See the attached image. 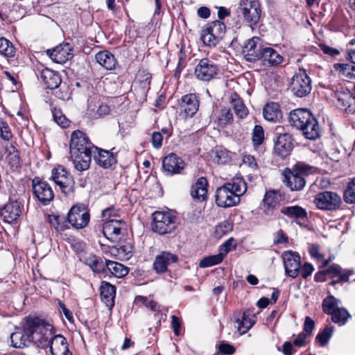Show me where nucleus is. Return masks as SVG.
<instances>
[{
  "label": "nucleus",
  "instance_id": "nucleus-1",
  "mask_svg": "<svg viewBox=\"0 0 355 355\" xmlns=\"http://www.w3.org/2000/svg\"><path fill=\"white\" fill-rule=\"evenodd\" d=\"M44 320L38 317L27 316L25 318L21 329L10 335L11 345L15 348H22L31 343L37 347L47 345L45 340H42V329H44Z\"/></svg>",
  "mask_w": 355,
  "mask_h": 355
},
{
  "label": "nucleus",
  "instance_id": "nucleus-2",
  "mask_svg": "<svg viewBox=\"0 0 355 355\" xmlns=\"http://www.w3.org/2000/svg\"><path fill=\"white\" fill-rule=\"evenodd\" d=\"M95 146L86 135L80 130H75L71 135L69 150L75 168L78 171L89 168Z\"/></svg>",
  "mask_w": 355,
  "mask_h": 355
},
{
  "label": "nucleus",
  "instance_id": "nucleus-3",
  "mask_svg": "<svg viewBox=\"0 0 355 355\" xmlns=\"http://www.w3.org/2000/svg\"><path fill=\"white\" fill-rule=\"evenodd\" d=\"M291 125L302 132L304 136L315 140L320 136V129L317 119L307 109H296L289 114Z\"/></svg>",
  "mask_w": 355,
  "mask_h": 355
},
{
  "label": "nucleus",
  "instance_id": "nucleus-4",
  "mask_svg": "<svg viewBox=\"0 0 355 355\" xmlns=\"http://www.w3.org/2000/svg\"><path fill=\"white\" fill-rule=\"evenodd\" d=\"M44 329H42V340H45L47 345L39 347L42 349L50 347L52 355H71L67 339L61 334L53 336V326L44 320Z\"/></svg>",
  "mask_w": 355,
  "mask_h": 355
},
{
  "label": "nucleus",
  "instance_id": "nucleus-5",
  "mask_svg": "<svg viewBox=\"0 0 355 355\" xmlns=\"http://www.w3.org/2000/svg\"><path fill=\"white\" fill-rule=\"evenodd\" d=\"M311 167L303 163H297L292 170L284 172L286 184L291 191H301L306 185L305 175L309 174Z\"/></svg>",
  "mask_w": 355,
  "mask_h": 355
},
{
  "label": "nucleus",
  "instance_id": "nucleus-6",
  "mask_svg": "<svg viewBox=\"0 0 355 355\" xmlns=\"http://www.w3.org/2000/svg\"><path fill=\"white\" fill-rule=\"evenodd\" d=\"M176 217L169 212L155 211L153 214L152 230L163 235L170 234L176 227Z\"/></svg>",
  "mask_w": 355,
  "mask_h": 355
},
{
  "label": "nucleus",
  "instance_id": "nucleus-7",
  "mask_svg": "<svg viewBox=\"0 0 355 355\" xmlns=\"http://www.w3.org/2000/svg\"><path fill=\"white\" fill-rule=\"evenodd\" d=\"M312 89L311 80L305 69H300L291 83V91L294 96L302 98L310 94Z\"/></svg>",
  "mask_w": 355,
  "mask_h": 355
},
{
  "label": "nucleus",
  "instance_id": "nucleus-8",
  "mask_svg": "<svg viewBox=\"0 0 355 355\" xmlns=\"http://www.w3.org/2000/svg\"><path fill=\"white\" fill-rule=\"evenodd\" d=\"M283 126L275 129L276 140L274 145L275 153L282 158L288 156L293 148V137L288 132H283Z\"/></svg>",
  "mask_w": 355,
  "mask_h": 355
},
{
  "label": "nucleus",
  "instance_id": "nucleus-9",
  "mask_svg": "<svg viewBox=\"0 0 355 355\" xmlns=\"http://www.w3.org/2000/svg\"><path fill=\"white\" fill-rule=\"evenodd\" d=\"M239 12L244 20L251 25L257 24L261 15V9L258 0H241Z\"/></svg>",
  "mask_w": 355,
  "mask_h": 355
},
{
  "label": "nucleus",
  "instance_id": "nucleus-10",
  "mask_svg": "<svg viewBox=\"0 0 355 355\" xmlns=\"http://www.w3.org/2000/svg\"><path fill=\"white\" fill-rule=\"evenodd\" d=\"M219 72V67L213 60L205 58L200 60L195 67L196 77L202 81L209 82L215 78Z\"/></svg>",
  "mask_w": 355,
  "mask_h": 355
},
{
  "label": "nucleus",
  "instance_id": "nucleus-11",
  "mask_svg": "<svg viewBox=\"0 0 355 355\" xmlns=\"http://www.w3.org/2000/svg\"><path fill=\"white\" fill-rule=\"evenodd\" d=\"M51 178L58 185L65 194H69L74 191V180L71 174L61 166L52 170Z\"/></svg>",
  "mask_w": 355,
  "mask_h": 355
},
{
  "label": "nucleus",
  "instance_id": "nucleus-12",
  "mask_svg": "<svg viewBox=\"0 0 355 355\" xmlns=\"http://www.w3.org/2000/svg\"><path fill=\"white\" fill-rule=\"evenodd\" d=\"M89 214L84 205H74L68 213L69 223L77 229H81L87 225L89 222Z\"/></svg>",
  "mask_w": 355,
  "mask_h": 355
},
{
  "label": "nucleus",
  "instance_id": "nucleus-13",
  "mask_svg": "<svg viewBox=\"0 0 355 355\" xmlns=\"http://www.w3.org/2000/svg\"><path fill=\"white\" fill-rule=\"evenodd\" d=\"M314 203L318 209L335 210L339 207L341 198L335 192L323 191L315 196Z\"/></svg>",
  "mask_w": 355,
  "mask_h": 355
},
{
  "label": "nucleus",
  "instance_id": "nucleus-14",
  "mask_svg": "<svg viewBox=\"0 0 355 355\" xmlns=\"http://www.w3.org/2000/svg\"><path fill=\"white\" fill-rule=\"evenodd\" d=\"M337 99V106L346 112H355V94L353 91L346 87H340L335 94Z\"/></svg>",
  "mask_w": 355,
  "mask_h": 355
},
{
  "label": "nucleus",
  "instance_id": "nucleus-15",
  "mask_svg": "<svg viewBox=\"0 0 355 355\" xmlns=\"http://www.w3.org/2000/svg\"><path fill=\"white\" fill-rule=\"evenodd\" d=\"M286 274L292 278H296L300 272L301 257L297 252H284L282 254Z\"/></svg>",
  "mask_w": 355,
  "mask_h": 355
},
{
  "label": "nucleus",
  "instance_id": "nucleus-16",
  "mask_svg": "<svg viewBox=\"0 0 355 355\" xmlns=\"http://www.w3.org/2000/svg\"><path fill=\"white\" fill-rule=\"evenodd\" d=\"M32 185L35 196L43 205L48 204L53 199V189L46 181L35 178L33 180Z\"/></svg>",
  "mask_w": 355,
  "mask_h": 355
},
{
  "label": "nucleus",
  "instance_id": "nucleus-17",
  "mask_svg": "<svg viewBox=\"0 0 355 355\" xmlns=\"http://www.w3.org/2000/svg\"><path fill=\"white\" fill-rule=\"evenodd\" d=\"M216 203L220 207H230L237 205L240 198L233 193L225 184L218 187L215 193Z\"/></svg>",
  "mask_w": 355,
  "mask_h": 355
},
{
  "label": "nucleus",
  "instance_id": "nucleus-18",
  "mask_svg": "<svg viewBox=\"0 0 355 355\" xmlns=\"http://www.w3.org/2000/svg\"><path fill=\"white\" fill-rule=\"evenodd\" d=\"M263 48L264 46L261 45V40L259 37H252L248 40L243 50L245 59L250 62L259 60Z\"/></svg>",
  "mask_w": 355,
  "mask_h": 355
},
{
  "label": "nucleus",
  "instance_id": "nucleus-19",
  "mask_svg": "<svg viewBox=\"0 0 355 355\" xmlns=\"http://www.w3.org/2000/svg\"><path fill=\"white\" fill-rule=\"evenodd\" d=\"M178 107L186 117H192L198 110L199 100L195 94L184 95L178 101Z\"/></svg>",
  "mask_w": 355,
  "mask_h": 355
},
{
  "label": "nucleus",
  "instance_id": "nucleus-20",
  "mask_svg": "<svg viewBox=\"0 0 355 355\" xmlns=\"http://www.w3.org/2000/svg\"><path fill=\"white\" fill-rule=\"evenodd\" d=\"M327 274L329 277L333 279L329 282V285L336 286L338 284H343L347 282L351 276L354 273V270L349 269H343L338 264H332L327 269Z\"/></svg>",
  "mask_w": 355,
  "mask_h": 355
},
{
  "label": "nucleus",
  "instance_id": "nucleus-21",
  "mask_svg": "<svg viewBox=\"0 0 355 355\" xmlns=\"http://www.w3.org/2000/svg\"><path fill=\"white\" fill-rule=\"evenodd\" d=\"M46 53L54 62L58 64H64L73 57L72 48L69 43L60 44L53 49H48Z\"/></svg>",
  "mask_w": 355,
  "mask_h": 355
},
{
  "label": "nucleus",
  "instance_id": "nucleus-22",
  "mask_svg": "<svg viewBox=\"0 0 355 355\" xmlns=\"http://www.w3.org/2000/svg\"><path fill=\"white\" fill-rule=\"evenodd\" d=\"M23 205L17 200L10 201L0 208V216L5 223L15 221L21 213Z\"/></svg>",
  "mask_w": 355,
  "mask_h": 355
},
{
  "label": "nucleus",
  "instance_id": "nucleus-23",
  "mask_svg": "<svg viewBox=\"0 0 355 355\" xmlns=\"http://www.w3.org/2000/svg\"><path fill=\"white\" fill-rule=\"evenodd\" d=\"M178 261V257L170 252L162 251L157 254L153 263V269L157 274H163L167 272L168 266Z\"/></svg>",
  "mask_w": 355,
  "mask_h": 355
},
{
  "label": "nucleus",
  "instance_id": "nucleus-24",
  "mask_svg": "<svg viewBox=\"0 0 355 355\" xmlns=\"http://www.w3.org/2000/svg\"><path fill=\"white\" fill-rule=\"evenodd\" d=\"M184 166L185 163L182 159L173 153L164 157L162 160L163 169L170 175L180 173Z\"/></svg>",
  "mask_w": 355,
  "mask_h": 355
},
{
  "label": "nucleus",
  "instance_id": "nucleus-25",
  "mask_svg": "<svg viewBox=\"0 0 355 355\" xmlns=\"http://www.w3.org/2000/svg\"><path fill=\"white\" fill-rule=\"evenodd\" d=\"M92 153L95 162L103 168H109L117 162L115 155L110 150H103L96 146Z\"/></svg>",
  "mask_w": 355,
  "mask_h": 355
},
{
  "label": "nucleus",
  "instance_id": "nucleus-26",
  "mask_svg": "<svg viewBox=\"0 0 355 355\" xmlns=\"http://www.w3.org/2000/svg\"><path fill=\"white\" fill-rule=\"evenodd\" d=\"M124 225L125 223L121 220H110L105 223L103 234L110 241L118 242L121 239V226Z\"/></svg>",
  "mask_w": 355,
  "mask_h": 355
},
{
  "label": "nucleus",
  "instance_id": "nucleus-27",
  "mask_svg": "<svg viewBox=\"0 0 355 355\" xmlns=\"http://www.w3.org/2000/svg\"><path fill=\"white\" fill-rule=\"evenodd\" d=\"M207 180L204 177H200L197 179L196 182L191 187L190 194L191 197L199 201L203 202L207 198Z\"/></svg>",
  "mask_w": 355,
  "mask_h": 355
},
{
  "label": "nucleus",
  "instance_id": "nucleus-28",
  "mask_svg": "<svg viewBox=\"0 0 355 355\" xmlns=\"http://www.w3.org/2000/svg\"><path fill=\"white\" fill-rule=\"evenodd\" d=\"M40 78L46 87L50 89L58 88L62 82L59 73L48 68L41 71Z\"/></svg>",
  "mask_w": 355,
  "mask_h": 355
},
{
  "label": "nucleus",
  "instance_id": "nucleus-29",
  "mask_svg": "<svg viewBox=\"0 0 355 355\" xmlns=\"http://www.w3.org/2000/svg\"><path fill=\"white\" fill-rule=\"evenodd\" d=\"M260 60L264 64L272 67L281 64L283 61V56L272 47L264 46Z\"/></svg>",
  "mask_w": 355,
  "mask_h": 355
},
{
  "label": "nucleus",
  "instance_id": "nucleus-30",
  "mask_svg": "<svg viewBox=\"0 0 355 355\" xmlns=\"http://www.w3.org/2000/svg\"><path fill=\"white\" fill-rule=\"evenodd\" d=\"M101 297L105 305L112 309L114 306L116 287L110 283L103 281L100 287Z\"/></svg>",
  "mask_w": 355,
  "mask_h": 355
},
{
  "label": "nucleus",
  "instance_id": "nucleus-31",
  "mask_svg": "<svg viewBox=\"0 0 355 355\" xmlns=\"http://www.w3.org/2000/svg\"><path fill=\"white\" fill-rule=\"evenodd\" d=\"M96 62L107 70H112L116 64L114 55L108 51L98 52L95 56Z\"/></svg>",
  "mask_w": 355,
  "mask_h": 355
},
{
  "label": "nucleus",
  "instance_id": "nucleus-32",
  "mask_svg": "<svg viewBox=\"0 0 355 355\" xmlns=\"http://www.w3.org/2000/svg\"><path fill=\"white\" fill-rule=\"evenodd\" d=\"M280 212L291 219L304 220L307 218L306 209L297 205L283 207Z\"/></svg>",
  "mask_w": 355,
  "mask_h": 355
},
{
  "label": "nucleus",
  "instance_id": "nucleus-33",
  "mask_svg": "<svg viewBox=\"0 0 355 355\" xmlns=\"http://www.w3.org/2000/svg\"><path fill=\"white\" fill-rule=\"evenodd\" d=\"M263 115L266 120L276 122L282 118V112L277 103H267L263 109Z\"/></svg>",
  "mask_w": 355,
  "mask_h": 355
},
{
  "label": "nucleus",
  "instance_id": "nucleus-34",
  "mask_svg": "<svg viewBox=\"0 0 355 355\" xmlns=\"http://www.w3.org/2000/svg\"><path fill=\"white\" fill-rule=\"evenodd\" d=\"M278 205V196L274 191L266 192L263 200V209L266 215L272 216Z\"/></svg>",
  "mask_w": 355,
  "mask_h": 355
},
{
  "label": "nucleus",
  "instance_id": "nucleus-35",
  "mask_svg": "<svg viewBox=\"0 0 355 355\" xmlns=\"http://www.w3.org/2000/svg\"><path fill=\"white\" fill-rule=\"evenodd\" d=\"M225 186L230 189L234 195H236L239 198H240L241 196L244 194L247 190V185L245 182L242 178L235 177L233 178L230 182L225 184Z\"/></svg>",
  "mask_w": 355,
  "mask_h": 355
},
{
  "label": "nucleus",
  "instance_id": "nucleus-36",
  "mask_svg": "<svg viewBox=\"0 0 355 355\" xmlns=\"http://www.w3.org/2000/svg\"><path fill=\"white\" fill-rule=\"evenodd\" d=\"M105 266L110 273L117 278L123 277L129 272V268L119 262L106 260Z\"/></svg>",
  "mask_w": 355,
  "mask_h": 355
},
{
  "label": "nucleus",
  "instance_id": "nucleus-37",
  "mask_svg": "<svg viewBox=\"0 0 355 355\" xmlns=\"http://www.w3.org/2000/svg\"><path fill=\"white\" fill-rule=\"evenodd\" d=\"M6 150L8 153L6 159L10 168L13 170L19 168L21 167V160L19 153L17 148L10 144L6 146Z\"/></svg>",
  "mask_w": 355,
  "mask_h": 355
},
{
  "label": "nucleus",
  "instance_id": "nucleus-38",
  "mask_svg": "<svg viewBox=\"0 0 355 355\" xmlns=\"http://www.w3.org/2000/svg\"><path fill=\"white\" fill-rule=\"evenodd\" d=\"M330 315L331 321L339 326L345 325L351 318L349 313L343 307L338 308Z\"/></svg>",
  "mask_w": 355,
  "mask_h": 355
},
{
  "label": "nucleus",
  "instance_id": "nucleus-39",
  "mask_svg": "<svg viewBox=\"0 0 355 355\" xmlns=\"http://www.w3.org/2000/svg\"><path fill=\"white\" fill-rule=\"evenodd\" d=\"M85 263L93 270L94 272L101 273L105 271V263L103 260L95 255L87 257Z\"/></svg>",
  "mask_w": 355,
  "mask_h": 355
},
{
  "label": "nucleus",
  "instance_id": "nucleus-40",
  "mask_svg": "<svg viewBox=\"0 0 355 355\" xmlns=\"http://www.w3.org/2000/svg\"><path fill=\"white\" fill-rule=\"evenodd\" d=\"M213 161L218 164H224L230 160L228 151L225 149L216 148L211 153Z\"/></svg>",
  "mask_w": 355,
  "mask_h": 355
},
{
  "label": "nucleus",
  "instance_id": "nucleus-41",
  "mask_svg": "<svg viewBox=\"0 0 355 355\" xmlns=\"http://www.w3.org/2000/svg\"><path fill=\"white\" fill-rule=\"evenodd\" d=\"M238 331L240 334H245L254 324V319L250 318L245 312L243 313L242 319H237Z\"/></svg>",
  "mask_w": 355,
  "mask_h": 355
},
{
  "label": "nucleus",
  "instance_id": "nucleus-42",
  "mask_svg": "<svg viewBox=\"0 0 355 355\" xmlns=\"http://www.w3.org/2000/svg\"><path fill=\"white\" fill-rule=\"evenodd\" d=\"M207 29L215 35L216 37L222 40L225 32L226 26L224 23L220 21H214L207 24Z\"/></svg>",
  "mask_w": 355,
  "mask_h": 355
},
{
  "label": "nucleus",
  "instance_id": "nucleus-43",
  "mask_svg": "<svg viewBox=\"0 0 355 355\" xmlns=\"http://www.w3.org/2000/svg\"><path fill=\"white\" fill-rule=\"evenodd\" d=\"M231 104L238 117L243 119L248 115V110L240 98H232Z\"/></svg>",
  "mask_w": 355,
  "mask_h": 355
},
{
  "label": "nucleus",
  "instance_id": "nucleus-44",
  "mask_svg": "<svg viewBox=\"0 0 355 355\" xmlns=\"http://www.w3.org/2000/svg\"><path fill=\"white\" fill-rule=\"evenodd\" d=\"M200 39L205 46L209 47L215 46L221 40L206 28L202 31Z\"/></svg>",
  "mask_w": 355,
  "mask_h": 355
},
{
  "label": "nucleus",
  "instance_id": "nucleus-45",
  "mask_svg": "<svg viewBox=\"0 0 355 355\" xmlns=\"http://www.w3.org/2000/svg\"><path fill=\"white\" fill-rule=\"evenodd\" d=\"M334 331V326L327 325L318 334L315 340L320 344L321 346H324L329 342Z\"/></svg>",
  "mask_w": 355,
  "mask_h": 355
},
{
  "label": "nucleus",
  "instance_id": "nucleus-46",
  "mask_svg": "<svg viewBox=\"0 0 355 355\" xmlns=\"http://www.w3.org/2000/svg\"><path fill=\"white\" fill-rule=\"evenodd\" d=\"M338 308H339L338 306V300L334 296L329 295L324 299L322 302V310L324 313L331 315Z\"/></svg>",
  "mask_w": 355,
  "mask_h": 355
},
{
  "label": "nucleus",
  "instance_id": "nucleus-47",
  "mask_svg": "<svg viewBox=\"0 0 355 355\" xmlns=\"http://www.w3.org/2000/svg\"><path fill=\"white\" fill-rule=\"evenodd\" d=\"M223 260V255L218 254L204 257L199 263L201 268L211 267L221 263Z\"/></svg>",
  "mask_w": 355,
  "mask_h": 355
},
{
  "label": "nucleus",
  "instance_id": "nucleus-48",
  "mask_svg": "<svg viewBox=\"0 0 355 355\" xmlns=\"http://www.w3.org/2000/svg\"><path fill=\"white\" fill-rule=\"evenodd\" d=\"M0 53L6 57H12L15 53L12 44L4 37L0 38Z\"/></svg>",
  "mask_w": 355,
  "mask_h": 355
},
{
  "label": "nucleus",
  "instance_id": "nucleus-49",
  "mask_svg": "<svg viewBox=\"0 0 355 355\" xmlns=\"http://www.w3.org/2000/svg\"><path fill=\"white\" fill-rule=\"evenodd\" d=\"M264 140V131L259 125H256L252 130V141L254 147H258L262 144Z\"/></svg>",
  "mask_w": 355,
  "mask_h": 355
},
{
  "label": "nucleus",
  "instance_id": "nucleus-50",
  "mask_svg": "<svg viewBox=\"0 0 355 355\" xmlns=\"http://www.w3.org/2000/svg\"><path fill=\"white\" fill-rule=\"evenodd\" d=\"M344 200L347 203L355 204V178L349 182L344 192Z\"/></svg>",
  "mask_w": 355,
  "mask_h": 355
},
{
  "label": "nucleus",
  "instance_id": "nucleus-51",
  "mask_svg": "<svg viewBox=\"0 0 355 355\" xmlns=\"http://www.w3.org/2000/svg\"><path fill=\"white\" fill-rule=\"evenodd\" d=\"M54 121L62 128H67L69 125V120L62 114L61 110L54 108L52 110Z\"/></svg>",
  "mask_w": 355,
  "mask_h": 355
},
{
  "label": "nucleus",
  "instance_id": "nucleus-52",
  "mask_svg": "<svg viewBox=\"0 0 355 355\" xmlns=\"http://www.w3.org/2000/svg\"><path fill=\"white\" fill-rule=\"evenodd\" d=\"M232 228L231 223L225 220L216 226L214 234L217 237H222L230 232Z\"/></svg>",
  "mask_w": 355,
  "mask_h": 355
},
{
  "label": "nucleus",
  "instance_id": "nucleus-53",
  "mask_svg": "<svg viewBox=\"0 0 355 355\" xmlns=\"http://www.w3.org/2000/svg\"><path fill=\"white\" fill-rule=\"evenodd\" d=\"M219 123L221 125H226L233 121V114L229 108H223L221 110L220 114L218 117Z\"/></svg>",
  "mask_w": 355,
  "mask_h": 355
},
{
  "label": "nucleus",
  "instance_id": "nucleus-54",
  "mask_svg": "<svg viewBox=\"0 0 355 355\" xmlns=\"http://www.w3.org/2000/svg\"><path fill=\"white\" fill-rule=\"evenodd\" d=\"M234 239L230 238L220 246L219 254L223 255V259L229 252L236 248V245H234Z\"/></svg>",
  "mask_w": 355,
  "mask_h": 355
},
{
  "label": "nucleus",
  "instance_id": "nucleus-55",
  "mask_svg": "<svg viewBox=\"0 0 355 355\" xmlns=\"http://www.w3.org/2000/svg\"><path fill=\"white\" fill-rule=\"evenodd\" d=\"M139 81L143 85L144 87H149L151 80V74L146 70H140L137 73Z\"/></svg>",
  "mask_w": 355,
  "mask_h": 355
},
{
  "label": "nucleus",
  "instance_id": "nucleus-56",
  "mask_svg": "<svg viewBox=\"0 0 355 355\" xmlns=\"http://www.w3.org/2000/svg\"><path fill=\"white\" fill-rule=\"evenodd\" d=\"M340 71L350 79H355V66L349 64H340Z\"/></svg>",
  "mask_w": 355,
  "mask_h": 355
},
{
  "label": "nucleus",
  "instance_id": "nucleus-57",
  "mask_svg": "<svg viewBox=\"0 0 355 355\" xmlns=\"http://www.w3.org/2000/svg\"><path fill=\"white\" fill-rule=\"evenodd\" d=\"M0 132L3 139L8 141L12 137L10 128L8 123L3 120L0 119Z\"/></svg>",
  "mask_w": 355,
  "mask_h": 355
},
{
  "label": "nucleus",
  "instance_id": "nucleus-58",
  "mask_svg": "<svg viewBox=\"0 0 355 355\" xmlns=\"http://www.w3.org/2000/svg\"><path fill=\"white\" fill-rule=\"evenodd\" d=\"M309 252L311 257L317 261H322L324 259V254L320 252V248L318 245L311 244L309 248Z\"/></svg>",
  "mask_w": 355,
  "mask_h": 355
},
{
  "label": "nucleus",
  "instance_id": "nucleus-59",
  "mask_svg": "<svg viewBox=\"0 0 355 355\" xmlns=\"http://www.w3.org/2000/svg\"><path fill=\"white\" fill-rule=\"evenodd\" d=\"M288 237L282 230H279L274 236L273 243L275 245L287 243Z\"/></svg>",
  "mask_w": 355,
  "mask_h": 355
},
{
  "label": "nucleus",
  "instance_id": "nucleus-60",
  "mask_svg": "<svg viewBox=\"0 0 355 355\" xmlns=\"http://www.w3.org/2000/svg\"><path fill=\"white\" fill-rule=\"evenodd\" d=\"M119 253L123 254L125 259H130L132 256L133 246L130 243L120 245L118 248Z\"/></svg>",
  "mask_w": 355,
  "mask_h": 355
},
{
  "label": "nucleus",
  "instance_id": "nucleus-61",
  "mask_svg": "<svg viewBox=\"0 0 355 355\" xmlns=\"http://www.w3.org/2000/svg\"><path fill=\"white\" fill-rule=\"evenodd\" d=\"M118 215V211L114 207H110L102 211L101 216L104 220L109 221L110 220H114L112 218Z\"/></svg>",
  "mask_w": 355,
  "mask_h": 355
},
{
  "label": "nucleus",
  "instance_id": "nucleus-62",
  "mask_svg": "<svg viewBox=\"0 0 355 355\" xmlns=\"http://www.w3.org/2000/svg\"><path fill=\"white\" fill-rule=\"evenodd\" d=\"M315 327V322L309 317L306 316L304 320L303 332L306 336H310Z\"/></svg>",
  "mask_w": 355,
  "mask_h": 355
},
{
  "label": "nucleus",
  "instance_id": "nucleus-63",
  "mask_svg": "<svg viewBox=\"0 0 355 355\" xmlns=\"http://www.w3.org/2000/svg\"><path fill=\"white\" fill-rule=\"evenodd\" d=\"M48 220L51 226L57 231H63L64 230V225L60 224L59 221V216L49 215L48 217Z\"/></svg>",
  "mask_w": 355,
  "mask_h": 355
},
{
  "label": "nucleus",
  "instance_id": "nucleus-64",
  "mask_svg": "<svg viewBox=\"0 0 355 355\" xmlns=\"http://www.w3.org/2000/svg\"><path fill=\"white\" fill-rule=\"evenodd\" d=\"M162 141H163V136L161 132H154L152 134L151 141H152V145L155 148L159 149V148H161V146L162 145Z\"/></svg>",
  "mask_w": 355,
  "mask_h": 355
}]
</instances>
